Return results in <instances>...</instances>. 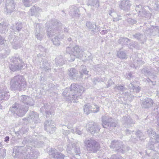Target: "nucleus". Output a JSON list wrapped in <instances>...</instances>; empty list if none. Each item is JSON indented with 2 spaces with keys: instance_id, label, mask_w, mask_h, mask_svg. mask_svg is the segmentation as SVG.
Returning a JSON list of instances; mask_svg holds the SVG:
<instances>
[{
  "instance_id": "f257e3e1",
  "label": "nucleus",
  "mask_w": 159,
  "mask_h": 159,
  "mask_svg": "<svg viewBox=\"0 0 159 159\" xmlns=\"http://www.w3.org/2000/svg\"><path fill=\"white\" fill-rule=\"evenodd\" d=\"M85 89L83 86L75 83L72 84L69 89L66 88L63 93V95L66 97V99L68 101L76 102V100L82 98V93Z\"/></svg>"
},
{
  "instance_id": "f03ea898",
  "label": "nucleus",
  "mask_w": 159,
  "mask_h": 159,
  "mask_svg": "<svg viewBox=\"0 0 159 159\" xmlns=\"http://www.w3.org/2000/svg\"><path fill=\"white\" fill-rule=\"evenodd\" d=\"M13 155L26 159H36L39 156L38 152L29 145L26 147L20 146L15 148Z\"/></svg>"
},
{
  "instance_id": "7ed1b4c3",
  "label": "nucleus",
  "mask_w": 159,
  "mask_h": 159,
  "mask_svg": "<svg viewBox=\"0 0 159 159\" xmlns=\"http://www.w3.org/2000/svg\"><path fill=\"white\" fill-rule=\"evenodd\" d=\"M10 85L12 90L19 91L24 90L26 86L25 82L23 77L19 75L14 76L11 79Z\"/></svg>"
},
{
  "instance_id": "20e7f679",
  "label": "nucleus",
  "mask_w": 159,
  "mask_h": 159,
  "mask_svg": "<svg viewBox=\"0 0 159 159\" xmlns=\"http://www.w3.org/2000/svg\"><path fill=\"white\" fill-rule=\"evenodd\" d=\"M66 52L70 54V56H73L72 58L70 60V61H74L75 57L77 58L81 57L82 56L83 51L80 49L78 45H76L73 48L68 47L66 48Z\"/></svg>"
},
{
  "instance_id": "39448f33",
  "label": "nucleus",
  "mask_w": 159,
  "mask_h": 159,
  "mask_svg": "<svg viewBox=\"0 0 159 159\" xmlns=\"http://www.w3.org/2000/svg\"><path fill=\"white\" fill-rule=\"evenodd\" d=\"M84 143L86 146L87 150L93 153L97 152L100 148L99 143L91 139H85Z\"/></svg>"
},
{
  "instance_id": "423d86ee",
  "label": "nucleus",
  "mask_w": 159,
  "mask_h": 159,
  "mask_svg": "<svg viewBox=\"0 0 159 159\" xmlns=\"http://www.w3.org/2000/svg\"><path fill=\"white\" fill-rule=\"evenodd\" d=\"M10 60L13 63L10 66V69L12 71L25 68H24L25 66V64L18 57H13L11 58Z\"/></svg>"
},
{
  "instance_id": "0eeeda50",
  "label": "nucleus",
  "mask_w": 159,
  "mask_h": 159,
  "mask_svg": "<svg viewBox=\"0 0 159 159\" xmlns=\"http://www.w3.org/2000/svg\"><path fill=\"white\" fill-rule=\"evenodd\" d=\"M28 107L22 105L17 103L15 104L13 107V110L16 114L19 116H22L24 115L28 110Z\"/></svg>"
},
{
  "instance_id": "6e6552de",
  "label": "nucleus",
  "mask_w": 159,
  "mask_h": 159,
  "mask_svg": "<svg viewBox=\"0 0 159 159\" xmlns=\"http://www.w3.org/2000/svg\"><path fill=\"white\" fill-rule=\"evenodd\" d=\"M51 23V26L48 27L47 30V34L49 37H52L53 36L55 35L56 34V30L54 29L55 27L57 28L59 24V22L55 19H53L52 20Z\"/></svg>"
},
{
  "instance_id": "1a4fd4ad",
  "label": "nucleus",
  "mask_w": 159,
  "mask_h": 159,
  "mask_svg": "<svg viewBox=\"0 0 159 159\" xmlns=\"http://www.w3.org/2000/svg\"><path fill=\"white\" fill-rule=\"evenodd\" d=\"M102 119V125L103 127L107 128L109 127V126L113 127H115L116 126V123L112 122V118L109 117L108 116H103Z\"/></svg>"
},
{
  "instance_id": "9d476101",
  "label": "nucleus",
  "mask_w": 159,
  "mask_h": 159,
  "mask_svg": "<svg viewBox=\"0 0 159 159\" xmlns=\"http://www.w3.org/2000/svg\"><path fill=\"white\" fill-rule=\"evenodd\" d=\"M48 153L52 157L57 159H63L65 157L64 154L58 152L57 150L54 148H51Z\"/></svg>"
},
{
  "instance_id": "9b49d317",
  "label": "nucleus",
  "mask_w": 159,
  "mask_h": 159,
  "mask_svg": "<svg viewBox=\"0 0 159 159\" xmlns=\"http://www.w3.org/2000/svg\"><path fill=\"white\" fill-rule=\"evenodd\" d=\"M111 148H115L116 151L122 152L123 151V143L121 141L115 140L111 142L110 145Z\"/></svg>"
},
{
  "instance_id": "f8f14e48",
  "label": "nucleus",
  "mask_w": 159,
  "mask_h": 159,
  "mask_svg": "<svg viewBox=\"0 0 159 159\" xmlns=\"http://www.w3.org/2000/svg\"><path fill=\"white\" fill-rule=\"evenodd\" d=\"M87 130L92 134L97 133L100 130V128L98 125L96 123L89 124L86 126Z\"/></svg>"
},
{
  "instance_id": "ddd939ff",
  "label": "nucleus",
  "mask_w": 159,
  "mask_h": 159,
  "mask_svg": "<svg viewBox=\"0 0 159 159\" xmlns=\"http://www.w3.org/2000/svg\"><path fill=\"white\" fill-rule=\"evenodd\" d=\"M20 101L26 105L31 106L34 105V102L32 98L26 95H22L20 97Z\"/></svg>"
},
{
  "instance_id": "4468645a",
  "label": "nucleus",
  "mask_w": 159,
  "mask_h": 159,
  "mask_svg": "<svg viewBox=\"0 0 159 159\" xmlns=\"http://www.w3.org/2000/svg\"><path fill=\"white\" fill-rule=\"evenodd\" d=\"M44 129L50 133H53L55 131L56 128L53 125L52 120L46 121L44 123Z\"/></svg>"
},
{
  "instance_id": "2eb2a0df",
  "label": "nucleus",
  "mask_w": 159,
  "mask_h": 159,
  "mask_svg": "<svg viewBox=\"0 0 159 159\" xmlns=\"http://www.w3.org/2000/svg\"><path fill=\"white\" fill-rule=\"evenodd\" d=\"M145 30V33L147 34H150L154 35L158 34L159 35V27L158 26L154 27L152 26L150 28L149 27L148 28H146Z\"/></svg>"
},
{
  "instance_id": "dca6fc26",
  "label": "nucleus",
  "mask_w": 159,
  "mask_h": 159,
  "mask_svg": "<svg viewBox=\"0 0 159 159\" xmlns=\"http://www.w3.org/2000/svg\"><path fill=\"white\" fill-rule=\"evenodd\" d=\"M39 114L37 113L32 111L30 112L29 116L27 118V120H31L36 123L39 119Z\"/></svg>"
},
{
  "instance_id": "f3484780",
  "label": "nucleus",
  "mask_w": 159,
  "mask_h": 159,
  "mask_svg": "<svg viewBox=\"0 0 159 159\" xmlns=\"http://www.w3.org/2000/svg\"><path fill=\"white\" fill-rule=\"evenodd\" d=\"M131 4L130 2L128 0H123L120 2L119 7L120 8L123 10H128Z\"/></svg>"
},
{
  "instance_id": "a211bd4d",
  "label": "nucleus",
  "mask_w": 159,
  "mask_h": 159,
  "mask_svg": "<svg viewBox=\"0 0 159 159\" xmlns=\"http://www.w3.org/2000/svg\"><path fill=\"white\" fill-rule=\"evenodd\" d=\"M136 137H135L133 136H132V138L131 139V141L134 143L136 142L138 140V138L142 140L145 139V137L143 135V134L140 131H138L135 134Z\"/></svg>"
},
{
  "instance_id": "6ab92c4d",
  "label": "nucleus",
  "mask_w": 159,
  "mask_h": 159,
  "mask_svg": "<svg viewBox=\"0 0 159 159\" xmlns=\"http://www.w3.org/2000/svg\"><path fill=\"white\" fill-rule=\"evenodd\" d=\"M68 74L69 76L73 79H77V78H81V75L79 76L78 71L74 68H72L69 70Z\"/></svg>"
},
{
  "instance_id": "aec40b11",
  "label": "nucleus",
  "mask_w": 159,
  "mask_h": 159,
  "mask_svg": "<svg viewBox=\"0 0 159 159\" xmlns=\"http://www.w3.org/2000/svg\"><path fill=\"white\" fill-rule=\"evenodd\" d=\"M40 24L37 23L36 25L35 36L38 40H41L43 37V35L40 33Z\"/></svg>"
},
{
  "instance_id": "412c9836",
  "label": "nucleus",
  "mask_w": 159,
  "mask_h": 159,
  "mask_svg": "<svg viewBox=\"0 0 159 159\" xmlns=\"http://www.w3.org/2000/svg\"><path fill=\"white\" fill-rule=\"evenodd\" d=\"M153 102V101L152 99L146 98L143 101L142 105L144 108H148L152 106Z\"/></svg>"
},
{
  "instance_id": "4be33fe9",
  "label": "nucleus",
  "mask_w": 159,
  "mask_h": 159,
  "mask_svg": "<svg viewBox=\"0 0 159 159\" xmlns=\"http://www.w3.org/2000/svg\"><path fill=\"white\" fill-rule=\"evenodd\" d=\"M6 8L7 10H13L15 8V3L13 0H6Z\"/></svg>"
},
{
  "instance_id": "5701e85b",
  "label": "nucleus",
  "mask_w": 159,
  "mask_h": 159,
  "mask_svg": "<svg viewBox=\"0 0 159 159\" xmlns=\"http://www.w3.org/2000/svg\"><path fill=\"white\" fill-rule=\"evenodd\" d=\"M122 120L123 124L125 126L129 127L131 125L134 123L131 119L128 118L126 116H124L122 118Z\"/></svg>"
},
{
  "instance_id": "b1692460",
  "label": "nucleus",
  "mask_w": 159,
  "mask_h": 159,
  "mask_svg": "<svg viewBox=\"0 0 159 159\" xmlns=\"http://www.w3.org/2000/svg\"><path fill=\"white\" fill-rule=\"evenodd\" d=\"M55 61L56 65L57 66H61L65 63V61L61 56H60L57 57L55 59Z\"/></svg>"
},
{
  "instance_id": "393cba45",
  "label": "nucleus",
  "mask_w": 159,
  "mask_h": 159,
  "mask_svg": "<svg viewBox=\"0 0 159 159\" xmlns=\"http://www.w3.org/2000/svg\"><path fill=\"white\" fill-rule=\"evenodd\" d=\"M134 37L138 40L141 41V43H143L146 40V38L145 36H143L142 34L137 33L133 35Z\"/></svg>"
},
{
  "instance_id": "a878e982",
  "label": "nucleus",
  "mask_w": 159,
  "mask_h": 159,
  "mask_svg": "<svg viewBox=\"0 0 159 159\" xmlns=\"http://www.w3.org/2000/svg\"><path fill=\"white\" fill-rule=\"evenodd\" d=\"M143 64V62L139 59L138 60V58H136L133 60V63L130 65V66L133 68L136 69L138 66Z\"/></svg>"
},
{
  "instance_id": "bb28decb",
  "label": "nucleus",
  "mask_w": 159,
  "mask_h": 159,
  "mask_svg": "<svg viewBox=\"0 0 159 159\" xmlns=\"http://www.w3.org/2000/svg\"><path fill=\"white\" fill-rule=\"evenodd\" d=\"M91 105L90 104L85 105L83 107L84 112L86 114L88 115L92 112Z\"/></svg>"
},
{
  "instance_id": "cd10ccee",
  "label": "nucleus",
  "mask_w": 159,
  "mask_h": 159,
  "mask_svg": "<svg viewBox=\"0 0 159 159\" xmlns=\"http://www.w3.org/2000/svg\"><path fill=\"white\" fill-rule=\"evenodd\" d=\"M9 93L4 91L0 93V101L4 99L7 100L9 98Z\"/></svg>"
},
{
  "instance_id": "c85d7f7f",
  "label": "nucleus",
  "mask_w": 159,
  "mask_h": 159,
  "mask_svg": "<svg viewBox=\"0 0 159 159\" xmlns=\"http://www.w3.org/2000/svg\"><path fill=\"white\" fill-rule=\"evenodd\" d=\"M130 42V40L127 38H124L121 37L118 40V42L120 43L123 45H128V43Z\"/></svg>"
},
{
  "instance_id": "c756f323",
  "label": "nucleus",
  "mask_w": 159,
  "mask_h": 159,
  "mask_svg": "<svg viewBox=\"0 0 159 159\" xmlns=\"http://www.w3.org/2000/svg\"><path fill=\"white\" fill-rule=\"evenodd\" d=\"M147 132L149 135L153 137L154 139H159V135L157 134L151 128L149 129L148 130Z\"/></svg>"
},
{
  "instance_id": "7c9ffc66",
  "label": "nucleus",
  "mask_w": 159,
  "mask_h": 159,
  "mask_svg": "<svg viewBox=\"0 0 159 159\" xmlns=\"http://www.w3.org/2000/svg\"><path fill=\"white\" fill-rule=\"evenodd\" d=\"M117 56L118 57L121 59H126L127 57L125 53L122 51H119L117 52Z\"/></svg>"
},
{
  "instance_id": "2f4dec72",
  "label": "nucleus",
  "mask_w": 159,
  "mask_h": 159,
  "mask_svg": "<svg viewBox=\"0 0 159 159\" xmlns=\"http://www.w3.org/2000/svg\"><path fill=\"white\" fill-rule=\"evenodd\" d=\"M22 27L21 24L20 22H18L13 26L12 29L15 31H19L21 30Z\"/></svg>"
},
{
  "instance_id": "473e14b6",
  "label": "nucleus",
  "mask_w": 159,
  "mask_h": 159,
  "mask_svg": "<svg viewBox=\"0 0 159 159\" xmlns=\"http://www.w3.org/2000/svg\"><path fill=\"white\" fill-rule=\"evenodd\" d=\"M155 141V139H153L152 138L150 139V142L147 145V148L149 149L153 150L154 148V141Z\"/></svg>"
},
{
  "instance_id": "72a5a7b5",
  "label": "nucleus",
  "mask_w": 159,
  "mask_h": 159,
  "mask_svg": "<svg viewBox=\"0 0 159 159\" xmlns=\"http://www.w3.org/2000/svg\"><path fill=\"white\" fill-rule=\"evenodd\" d=\"M88 6H94L97 7L98 6V0H89L87 3Z\"/></svg>"
},
{
  "instance_id": "f704fd0d",
  "label": "nucleus",
  "mask_w": 159,
  "mask_h": 159,
  "mask_svg": "<svg viewBox=\"0 0 159 159\" xmlns=\"http://www.w3.org/2000/svg\"><path fill=\"white\" fill-rule=\"evenodd\" d=\"M114 89L116 90H118L120 91L123 92L126 90V88H125L123 85H116L114 87Z\"/></svg>"
},
{
  "instance_id": "c9c22d12",
  "label": "nucleus",
  "mask_w": 159,
  "mask_h": 159,
  "mask_svg": "<svg viewBox=\"0 0 159 159\" xmlns=\"http://www.w3.org/2000/svg\"><path fill=\"white\" fill-rule=\"evenodd\" d=\"M52 42L54 45L57 46H59L60 44V42L58 36H56L52 39Z\"/></svg>"
},
{
  "instance_id": "e433bc0d",
  "label": "nucleus",
  "mask_w": 159,
  "mask_h": 159,
  "mask_svg": "<svg viewBox=\"0 0 159 159\" xmlns=\"http://www.w3.org/2000/svg\"><path fill=\"white\" fill-rule=\"evenodd\" d=\"M86 26L89 29H92V31H94V30L95 29L96 27L94 25L92 24V23L89 22L87 21L86 23Z\"/></svg>"
},
{
  "instance_id": "4c0bfd02",
  "label": "nucleus",
  "mask_w": 159,
  "mask_h": 159,
  "mask_svg": "<svg viewBox=\"0 0 159 159\" xmlns=\"http://www.w3.org/2000/svg\"><path fill=\"white\" fill-rule=\"evenodd\" d=\"M92 112L93 113H97L99 111L100 107L96 105H93L91 106Z\"/></svg>"
},
{
  "instance_id": "58836bf2",
  "label": "nucleus",
  "mask_w": 159,
  "mask_h": 159,
  "mask_svg": "<svg viewBox=\"0 0 159 159\" xmlns=\"http://www.w3.org/2000/svg\"><path fill=\"white\" fill-rule=\"evenodd\" d=\"M33 0H22L23 2L24 6L28 7L30 6L31 4L33 3Z\"/></svg>"
},
{
  "instance_id": "ea45409f",
  "label": "nucleus",
  "mask_w": 159,
  "mask_h": 159,
  "mask_svg": "<svg viewBox=\"0 0 159 159\" xmlns=\"http://www.w3.org/2000/svg\"><path fill=\"white\" fill-rule=\"evenodd\" d=\"M45 71L51 69V68L49 66V64L48 62L46 61L43 63V67H42Z\"/></svg>"
},
{
  "instance_id": "a19ab883",
  "label": "nucleus",
  "mask_w": 159,
  "mask_h": 159,
  "mask_svg": "<svg viewBox=\"0 0 159 159\" xmlns=\"http://www.w3.org/2000/svg\"><path fill=\"white\" fill-rule=\"evenodd\" d=\"M7 26L6 23H4L2 24L0 23V31L5 32L7 30Z\"/></svg>"
},
{
  "instance_id": "79ce46f5",
  "label": "nucleus",
  "mask_w": 159,
  "mask_h": 159,
  "mask_svg": "<svg viewBox=\"0 0 159 159\" xmlns=\"http://www.w3.org/2000/svg\"><path fill=\"white\" fill-rule=\"evenodd\" d=\"M74 152L76 155H79L80 153V149L79 147L77 146H75L74 148H73L72 149H71Z\"/></svg>"
},
{
  "instance_id": "37998d69",
  "label": "nucleus",
  "mask_w": 159,
  "mask_h": 159,
  "mask_svg": "<svg viewBox=\"0 0 159 159\" xmlns=\"http://www.w3.org/2000/svg\"><path fill=\"white\" fill-rule=\"evenodd\" d=\"M13 48L17 49L21 47V44L18 42L13 43L12 44Z\"/></svg>"
},
{
  "instance_id": "c03bdc74",
  "label": "nucleus",
  "mask_w": 159,
  "mask_h": 159,
  "mask_svg": "<svg viewBox=\"0 0 159 159\" xmlns=\"http://www.w3.org/2000/svg\"><path fill=\"white\" fill-rule=\"evenodd\" d=\"M84 67V66H81V68H82V71L80 72V75H81L82 77V75H83L82 73L85 74H88V71H87Z\"/></svg>"
},
{
  "instance_id": "a18cd8bd",
  "label": "nucleus",
  "mask_w": 159,
  "mask_h": 159,
  "mask_svg": "<svg viewBox=\"0 0 159 159\" xmlns=\"http://www.w3.org/2000/svg\"><path fill=\"white\" fill-rule=\"evenodd\" d=\"M111 159H125L123 157L118 155H114L111 157Z\"/></svg>"
},
{
  "instance_id": "49530a36",
  "label": "nucleus",
  "mask_w": 159,
  "mask_h": 159,
  "mask_svg": "<svg viewBox=\"0 0 159 159\" xmlns=\"http://www.w3.org/2000/svg\"><path fill=\"white\" fill-rule=\"evenodd\" d=\"M46 117L49 118L50 117V115H52L53 114V113L52 112H51L50 111H46Z\"/></svg>"
},
{
  "instance_id": "de8ad7c7",
  "label": "nucleus",
  "mask_w": 159,
  "mask_h": 159,
  "mask_svg": "<svg viewBox=\"0 0 159 159\" xmlns=\"http://www.w3.org/2000/svg\"><path fill=\"white\" fill-rule=\"evenodd\" d=\"M133 91L136 93H139L140 90V88L139 87H134L133 89Z\"/></svg>"
},
{
  "instance_id": "09e8293b",
  "label": "nucleus",
  "mask_w": 159,
  "mask_h": 159,
  "mask_svg": "<svg viewBox=\"0 0 159 159\" xmlns=\"http://www.w3.org/2000/svg\"><path fill=\"white\" fill-rule=\"evenodd\" d=\"M128 22L129 23V24H134L135 23L136 21L131 18H129L128 19Z\"/></svg>"
},
{
  "instance_id": "8fccbe9b",
  "label": "nucleus",
  "mask_w": 159,
  "mask_h": 159,
  "mask_svg": "<svg viewBox=\"0 0 159 159\" xmlns=\"http://www.w3.org/2000/svg\"><path fill=\"white\" fill-rule=\"evenodd\" d=\"M5 41L4 39L0 35V45L4 44Z\"/></svg>"
},
{
  "instance_id": "3c124183",
  "label": "nucleus",
  "mask_w": 159,
  "mask_h": 159,
  "mask_svg": "<svg viewBox=\"0 0 159 159\" xmlns=\"http://www.w3.org/2000/svg\"><path fill=\"white\" fill-rule=\"evenodd\" d=\"M74 13H75L74 16H75L79 17L80 15V11H73Z\"/></svg>"
},
{
  "instance_id": "603ef678",
  "label": "nucleus",
  "mask_w": 159,
  "mask_h": 159,
  "mask_svg": "<svg viewBox=\"0 0 159 159\" xmlns=\"http://www.w3.org/2000/svg\"><path fill=\"white\" fill-rule=\"evenodd\" d=\"M125 98H127L129 99V97H132V95L130 94L129 95V93L128 92H125Z\"/></svg>"
},
{
  "instance_id": "864d4df0",
  "label": "nucleus",
  "mask_w": 159,
  "mask_h": 159,
  "mask_svg": "<svg viewBox=\"0 0 159 159\" xmlns=\"http://www.w3.org/2000/svg\"><path fill=\"white\" fill-rule=\"evenodd\" d=\"M69 9H70V10H72L73 9L74 10H77L78 9V8L76 7L74 5L70 6L69 7Z\"/></svg>"
},
{
  "instance_id": "5fc2aeb1",
  "label": "nucleus",
  "mask_w": 159,
  "mask_h": 159,
  "mask_svg": "<svg viewBox=\"0 0 159 159\" xmlns=\"http://www.w3.org/2000/svg\"><path fill=\"white\" fill-rule=\"evenodd\" d=\"M75 133L79 135H81L82 134V131L77 128L75 129Z\"/></svg>"
},
{
  "instance_id": "6e6d98bb",
  "label": "nucleus",
  "mask_w": 159,
  "mask_h": 159,
  "mask_svg": "<svg viewBox=\"0 0 159 159\" xmlns=\"http://www.w3.org/2000/svg\"><path fill=\"white\" fill-rule=\"evenodd\" d=\"M138 8L139 9H142V10H145L146 9L145 8H144V7L143 8L142 7V6L141 5L136 6V9L137 10L138 9V8Z\"/></svg>"
},
{
  "instance_id": "4d7b16f0",
  "label": "nucleus",
  "mask_w": 159,
  "mask_h": 159,
  "mask_svg": "<svg viewBox=\"0 0 159 159\" xmlns=\"http://www.w3.org/2000/svg\"><path fill=\"white\" fill-rule=\"evenodd\" d=\"M39 9V7H38L34 6L30 9V10H37Z\"/></svg>"
},
{
  "instance_id": "13d9d810",
  "label": "nucleus",
  "mask_w": 159,
  "mask_h": 159,
  "mask_svg": "<svg viewBox=\"0 0 159 159\" xmlns=\"http://www.w3.org/2000/svg\"><path fill=\"white\" fill-rule=\"evenodd\" d=\"M72 41V39L71 38H68L67 41L66 42V44H68Z\"/></svg>"
},
{
  "instance_id": "bf43d9fd",
  "label": "nucleus",
  "mask_w": 159,
  "mask_h": 159,
  "mask_svg": "<svg viewBox=\"0 0 159 159\" xmlns=\"http://www.w3.org/2000/svg\"><path fill=\"white\" fill-rule=\"evenodd\" d=\"M129 47V48H131L132 47H135L134 45V43H130L129 44V45L128 46Z\"/></svg>"
},
{
  "instance_id": "052dcab7",
  "label": "nucleus",
  "mask_w": 159,
  "mask_h": 159,
  "mask_svg": "<svg viewBox=\"0 0 159 159\" xmlns=\"http://www.w3.org/2000/svg\"><path fill=\"white\" fill-rule=\"evenodd\" d=\"M107 31L106 30H103L102 31H101V33L102 34H106L107 33Z\"/></svg>"
},
{
  "instance_id": "680f3d73",
  "label": "nucleus",
  "mask_w": 159,
  "mask_h": 159,
  "mask_svg": "<svg viewBox=\"0 0 159 159\" xmlns=\"http://www.w3.org/2000/svg\"><path fill=\"white\" fill-rule=\"evenodd\" d=\"M9 137L8 136H7L5 138L4 141L5 142L8 143V142L9 141Z\"/></svg>"
},
{
  "instance_id": "e2e57ef3",
  "label": "nucleus",
  "mask_w": 159,
  "mask_h": 159,
  "mask_svg": "<svg viewBox=\"0 0 159 159\" xmlns=\"http://www.w3.org/2000/svg\"><path fill=\"white\" fill-rule=\"evenodd\" d=\"M134 87L135 86H134L133 84L132 83H130L129 85V87L130 89H133Z\"/></svg>"
},
{
  "instance_id": "0e129e2a",
  "label": "nucleus",
  "mask_w": 159,
  "mask_h": 159,
  "mask_svg": "<svg viewBox=\"0 0 159 159\" xmlns=\"http://www.w3.org/2000/svg\"><path fill=\"white\" fill-rule=\"evenodd\" d=\"M142 73H146L148 72V70L144 68L142 70Z\"/></svg>"
},
{
  "instance_id": "69168bd1",
  "label": "nucleus",
  "mask_w": 159,
  "mask_h": 159,
  "mask_svg": "<svg viewBox=\"0 0 159 159\" xmlns=\"http://www.w3.org/2000/svg\"><path fill=\"white\" fill-rule=\"evenodd\" d=\"M151 84L150 85H154L156 84V82L155 81H152L151 82Z\"/></svg>"
},
{
  "instance_id": "338daca9",
  "label": "nucleus",
  "mask_w": 159,
  "mask_h": 159,
  "mask_svg": "<svg viewBox=\"0 0 159 159\" xmlns=\"http://www.w3.org/2000/svg\"><path fill=\"white\" fill-rule=\"evenodd\" d=\"M126 133L127 134H130V131L129 129H126Z\"/></svg>"
},
{
  "instance_id": "774afa93",
  "label": "nucleus",
  "mask_w": 159,
  "mask_h": 159,
  "mask_svg": "<svg viewBox=\"0 0 159 159\" xmlns=\"http://www.w3.org/2000/svg\"><path fill=\"white\" fill-rule=\"evenodd\" d=\"M154 157H155L153 158L152 159H158L159 157L157 155H155Z\"/></svg>"
}]
</instances>
